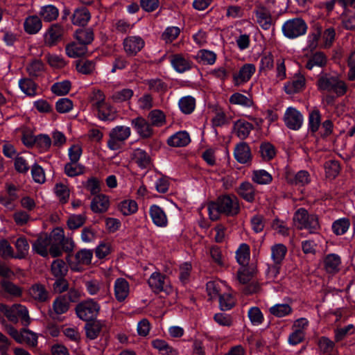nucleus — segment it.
<instances>
[{
  "label": "nucleus",
  "mask_w": 355,
  "mask_h": 355,
  "mask_svg": "<svg viewBox=\"0 0 355 355\" xmlns=\"http://www.w3.org/2000/svg\"><path fill=\"white\" fill-rule=\"evenodd\" d=\"M59 15L58 9L53 5L44 6L40 8V15L46 21L55 20Z\"/></svg>",
  "instance_id": "nucleus-45"
},
{
  "label": "nucleus",
  "mask_w": 355,
  "mask_h": 355,
  "mask_svg": "<svg viewBox=\"0 0 355 355\" xmlns=\"http://www.w3.org/2000/svg\"><path fill=\"white\" fill-rule=\"evenodd\" d=\"M284 121L289 129L297 130L302 127L304 118L301 112L296 108L289 107L285 111Z\"/></svg>",
  "instance_id": "nucleus-10"
},
{
  "label": "nucleus",
  "mask_w": 355,
  "mask_h": 355,
  "mask_svg": "<svg viewBox=\"0 0 355 355\" xmlns=\"http://www.w3.org/2000/svg\"><path fill=\"white\" fill-rule=\"evenodd\" d=\"M130 293V284L124 278H117L114 283V294L119 302H124Z\"/></svg>",
  "instance_id": "nucleus-17"
},
{
  "label": "nucleus",
  "mask_w": 355,
  "mask_h": 355,
  "mask_svg": "<svg viewBox=\"0 0 355 355\" xmlns=\"http://www.w3.org/2000/svg\"><path fill=\"white\" fill-rule=\"evenodd\" d=\"M252 128L253 126L250 123L243 120L237 121L234 125V132L241 139H246L249 136Z\"/></svg>",
  "instance_id": "nucleus-36"
},
{
  "label": "nucleus",
  "mask_w": 355,
  "mask_h": 355,
  "mask_svg": "<svg viewBox=\"0 0 355 355\" xmlns=\"http://www.w3.org/2000/svg\"><path fill=\"white\" fill-rule=\"evenodd\" d=\"M0 311L11 322H17L21 319L23 324H28L30 318L27 309L21 304H15L9 307L4 304H0Z\"/></svg>",
  "instance_id": "nucleus-6"
},
{
  "label": "nucleus",
  "mask_w": 355,
  "mask_h": 355,
  "mask_svg": "<svg viewBox=\"0 0 355 355\" xmlns=\"http://www.w3.org/2000/svg\"><path fill=\"white\" fill-rule=\"evenodd\" d=\"M66 52L69 57L78 58L85 55L87 52V47L80 42H73L66 46Z\"/></svg>",
  "instance_id": "nucleus-38"
},
{
  "label": "nucleus",
  "mask_w": 355,
  "mask_h": 355,
  "mask_svg": "<svg viewBox=\"0 0 355 355\" xmlns=\"http://www.w3.org/2000/svg\"><path fill=\"white\" fill-rule=\"evenodd\" d=\"M317 86L320 92L333 93L338 96L344 95L347 89L343 81L329 73L320 74L317 82Z\"/></svg>",
  "instance_id": "nucleus-2"
},
{
  "label": "nucleus",
  "mask_w": 355,
  "mask_h": 355,
  "mask_svg": "<svg viewBox=\"0 0 355 355\" xmlns=\"http://www.w3.org/2000/svg\"><path fill=\"white\" fill-rule=\"evenodd\" d=\"M131 158L141 168H148L152 166L150 157L143 149H135L131 154Z\"/></svg>",
  "instance_id": "nucleus-23"
},
{
  "label": "nucleus",
  "mask_w": 355,
  "mask_h": 355,
  "mask_svg": "<svg viewBox=\"0 0 355 355\" xmlns=\"http://www.w3.org/2000/svg\"><path fill=\"white\" fill-rule=\"evenodd\" d=\"M150 125L155 127H162L166 124V115L160 110H153L148 114Z\"/></svg>",
  "instance_id": "nucleus-43"
},
{
  "label": "nucleus",
  "mask_w": 355,
  "mask_h": 355,
  "mask_svg": "<svg viewBox=\"0 0 355 355\" xmlns=\"http://www.w3.org/2000/svg\"><path fill=\"white\" fill-rule=\"evenodd\" d=\"M169 60L173 69L179 73H183L191 67L192 62L182 54H173L169 57Z\"/></svg>",
  "instance_id": "nucleus-18"
},
{
  "label": "nucleus",
  "mask_w": 355,
  "mask_h": 355,
  "mask_svg": "<svg viewBox=\"0 0 355 355\" xmlns=\"http://www.w3.org/2000/svg\"><path fill=\"white\" fill-rule=\"evenodd\" d=\"M54 193L60 203L65 204L69 201L70 190L67 185L61 182L56 183L54 187Z\"/></svg>",
  "instance_id": "nucleus-46"
},
{
  "label": "nucleus",
  "mask_w": 355,
  "mask_h": 355,
  "mask_svg": "<svg viewBox=\"0 0 355 355\" xmlns=\"http://www.w3.org/2000/svg\"><path fill=\"white\" fill-rule=\"evenodd\" d=\"M152 346L162 355H178V350L170 345L166 340L155 339L152 341Z\"/></svg>",
  "instance_id": "nucleus-30"
},
{
  "label": "nucleus",
  "mask_w": 355,
  "mask_h": 355,
  "mask_svg": "<svg viewBox=\"0 0 355 355\" xmlns=\"http://www.w3.org/2000/svg\"><path fill=\"white\" fill-rule=\"evenodd\" d=\"M196 58L200 63L212 65L216 60V54L212 51L201 49L198 51Z\"/></svg>",
  "instance_id": "nucleus-44"
},
{
  "label": "nucleus",
  "mask_w": 355,
  "mask_h": 355,
  "mask_svg": "<svg viewBox=\"0 0 355 355\" xmlns=\"http://www.w3.org/2000/svg\"><path fill=\"white\" fill-rule=\"evenodd\" d=\"M68 271V267L62 259L54 260L51 266V272L56 278L64 277Z\"/></svg>",
  "instance_id": "nucleus-42"
},
{
  "label": "nucleus",
  "mask_w": 355,
  "mask_h": 355,
  "mask_svg": "<svg viewBox=\"0 0 355 355\" xmlns=\"http://www.w3.org/2000/svg\"><path fill=\"white\" fill-rule=\"evenodd\" d=\"M52 307L54 313L61 315L68 311L69 304L64 296H59L53 301Z\"/></svg>",
  "instance_id": "nucleus-54"
},
{
  "label": "nucleus",
  "mask_w": 355,
  "mask_h": 355,
  "mask_svg": "<svg viewBox=\"0 0 355 355\" xmlns=\"http://www.w3.org/2000/svg\"><path fill=\"white\" fill-rule=\"evenodd\" d=\"M149 215L155 226L163 228L168 225L166 214L159 205H152L149 208Z\"/></svg>",
  "instance_id": "nucleus-15"
},
{
  "label": "nucleus",
  "mask_w": 355,
  "mask_h": 355,
  "mask_svg": "<svg viewBox=\"0 0 355 355\" xmlns=\"http://www.w3.org/2000/svg\"><path fill=\"white\" fill-rule=\"evenodd\" d=\"M252 180L258 184H268L272 182V177L266 170H254L252 171Z\"/></svg>",
  "instance_id": "nucleus-47"
},
{
  "label": "nucleus",
  "mask_w": 355,
  "mask_h": 355,
  "mask_svg": "<svg viewBox=\"0 0 355 355\" xmlns=\"http://www.w3.org/2000/svg\"><path fill=\"white\" fill-rule=\"evenodd\" d=\"M110 207L109 197L104 194L96 196L91 202V209L95 213L105 212Z\"/></svg>",
  "instance_id": "nucleus-26"
},
{
  "label": "nucleus",
  "mask_w": 355,
  "mask_h": 355,
  "mask_svg": "<svg viewBox=\"0 0 355 355\" xmlns=\"http://www.w3.org/2000/svg\"><path fill=\"white\" fill-rule=\"evenodd\" d=\"M324 268L327 272L336 274L339 272L341 265L340 257L334 253L326 255L323 260Z\"/></svg>",
  "instance_id": "nucleus-20"
},
{
  "label": "nucleus",
  "mask_w": 355,
  "mask_h": 355,
  "mask_svg": "<svg viewBox=\"0 0 355 355\" xmlns=\"http://www.w3.org/2000/svg\"><path fill=\"white\" fill-rule=\"evenodd\" d=\"M148 283L155 293L164 291L168 293L172 291V288L166 282L165 275L161 274L159 272H153L150 276Z\"/></svg>",
  "instance_id": "nucleus-12"
},
{
  "label": "nucleus",
  "mask_w": 355,
  "mask_h": 355,
  "mask_svg": "<svg viewBox=\"0 0 355 355\" xmlns=\"http://www.w3.org/2000/svg\"><path fill=\"white\" fill-rule=\"evenodd\" d=\"M256 21L264 30H268L272 25V15L269 8L262 3H258L254 9Z\"/></svg>",
  "instance_id": "nucleus-11"
},
{
  "label": "nucleus",
  "mask_w": 355,
  "mask_h": 355,
  "mask_svg": "<svg viewBox=\"0 0 355 355\" xmlns=\"http://www.w3.org/2000/svg\"><path fill=\"white\" fill-rule=\"evenodd\" d=\"M178 105L183 113L191 114L195 109L196 100L191 96H184L179 100Z\"/></svg>",
  "instance_id": "nucleus-49"
},
{
  "label": "nucleus",
  "mask_w": 355,
  "mask_h": 355,
  "mask_svg": "<svg viewBox=\"0 0 355 355\" xmlns=\"http://www.w3.org/2000/svg\"><path fill=\"white\" fill-rule=\"evenodd\" d=\"M230 102L234 105L250 107L253 105L252 99L240 93H234L230 97Z\"/></svg>",
  "instance_id": "nucleus-53"
},
{
  "label": "nucleus",
  "mask_w": 355,
  "mask_h": 355,
  "mask_svg": "<svg viewBox=\"0 0 355 355\" xmlns=\"http://www.w3.org/2000/svg\"><path fill=\"white\" fill-rule=\"evenodd\" d=\"M286 179L288 182L295 185L304 186L310 182V175L306 171H300L295 175L288 173Z\"/></svg>",
  "instance_id": "nucleus-37"
},
{
  "label": "nucleus",
  "mask_w": 355,
  "mask_h": 355,
  "mask_svg": "<svg viewBox=\"0 0 355 355\" xmlns=\"http://www.w3.org/2000/svg\"><path fill=\"white\" fill-rule=\"evenodd\" d=\"M292 311L293 309L288 304H276L269 308V312L277 318L288 315Z\"/></svg>",
  "instance_id": "nucleus-48"
},
{
  "label": "nucleus",
  "mask_w": 355,
  "mask_h": 355,
  "mask_svg": "<svg viewBox=\"0 0 355 355\" xmlns=\"http://www.w3.org/2000/svg\"><path fill=\"white\" fill-rule=\"evenodd\" d=\"M6 329L9 335L18 343H26L32 347H35L37 344V335L30 330L22 329L21 331H18L12 326L7 327Z\"/></svg>",
  "instance_id": "nucleus-9"
},
{
  "label": "nucleus",
  "mask_w": 355,
  "mask_h": 355,
  "mask_svg": "<svg viewBox=\"0 0 355 355\" xmlns=\"http://www.w3.org/2000/svg\"><path fill=\"white\" fill-rule=\"evenodd\" d=\"M119 209L124 216L131 215L138 209V205L134 200H124L119 204Z\"/></svg>",
  "instance_id": "nucleus-52"
},
{
  "label": "nucleus",
  "mask_w": 355,
  "mask_h": 355,
  "mask_svg": "<svg viewBox=\"0 0 355 355\" xmlns=\"http://www.w3.org/2000/svg\"><path fill=\"white\" fill-rule=\"evenodd\" d=\"M63 33L62 27L58 24H54L50 26L44 34V42L51 46L55 45L61 38Z\"/></svg>",
  "instance_id": "nucleus-21"
},
{
  "label": "nucleus",
  "mask_w": 355,
  "mask_h": 355,
  "mask_svg": "<svg viewBox=\"0 0 355 355\" xmlns=\"http://www.w3.org/2000/svg\"><path fill=\"white\" fill-rule=\"evenodd\" d=\"M131 125L142 138H149L153 135V129L150 122L141 116L132 119Z\"/></svg>",
  "instance_id": "nucleus-14"
},
{
  "label": "nucleus",
  "mask_w": 355,
  "mask_h": 355,
  "mask_svg": "<svg viewBox=\"0 0 355 355\" xmlns=\"http://www.w3.org/2000/svg\"><path fill=\"white\" fill-rule=\"evenodd\" d=\"M293 223L297 228L307 230L310 233H315L320 228L318 216L315 214H309L304 208H300L295 211Z\"/></svg>",
  "instance_id": "nucleus-3"
},
{
  "label": "nucleus",
  "mask_w": 355,
  "mask_h": 355,
  "mask_svg": "<svg viewBox=\"0 0 355 355\" xmlns=\"http://www.w3.org/2000/svg\"><path fill=\"white\" fill-rule=\"evenodd\" d=\"M76 69L83 74H89L95 69V63L92 60H81L76 62Z\"/></svg>",
  "instance_id": "nucleus-62"
},
{
  "label": "nucleus",
  "mask_w": 355,
  "mask_h": 355,
  "mask_svg": "<svg viewBox=\"0 0 355 355\" xmlns=\"http://www.w3.org/2000/svg\"><path fill=\"white\" fill-rule=\"evenodd\" d=\"M94 111L101 121H112L116 117V110L108 101Z\"/></svg>",
  "instance_id": "nucleus-27"
},
{
  "label": "nucleus",
  "mask_w": 355,
  "mask_h": 355,
  "mask_svg": "<svg viewBox=\"0 0 355 355\" xmlns=\"http://www.w3.org/2000/svg\"><path fill=\"white\" fill-rule=\"evenodd\" d=\"M306 85V79L302 74H295L293 78L284 86L285 92L288 94H294L302 91Z\"/></svg>",
  "instance_id": "nucleus-19"
},
{
  "label": "nucleus",
  "mask_w": 355,
  "mask_h": 355,
  "mask_svg": "<svg viewBox=\"0 0 355 355\" xmlns=\"http://www.w3.org/2000/svg\"><path fill=\"white\" fill-rule=\"evenodd\" d=\"M54 236L57 237V241L62 245V250L66 252H71L74 248V242L71 237H65L62 230L55 229L54 230Z\"/></svg>",
  "instance_id": "nucleus-41"
},
{
  "label": "nucleus",
  "mask_w": 355,
  "mask_h": 355,
  "mask_svg": "<svg viewBox=\"0 0 355 355\" xmlns=\"http://www.w3.org/2000/svg\"><path fill=\"white\" fill-rule=\"evenodd\" d=\"M327 63L326 55L320 51L312 54L308 59L305 67L309 70H312L314 67H323Z\"/></svg>",
  "instance_id": "nucleus-31"
},
{
  "label": "nucleus",
  "mask_w": 355,
  "mask_h": 355,
  "mask_svg": "<svg viewBox=\"0 0 355 355\" xmlns=\"http://www.w3.org/2000/svg\"><path fill=\"white\" fill-rule=\"evenodd\" d=\"M21 91L28 96L33 97L37 95V85L30 78H23L19 80Z\"/></svg>",
  "instance_id": "nucleus-35"
},
{
  "label": "nucleus",
  "mask_w": 355,
  "mask_h": 355,
  "mask_svg": "<svg viewBox=\"0 0 355 355\" xmlns=\"http://www.w3.org/2000/svg\"><path fill=\"white\" fill-rule=\"evenodd\" d=\"M15 246L17 252L13 254V258L21 259L26 257L29 252V244L25 238L20 237L17 239L15 243Z\"/></svg>",
  "instance_id": "nucleus-40"
},
{
  "label": "nucleus",
  "mask_w": 355,
  "mask_h": 355,
  "mask_svg": "<svg viewBox=\"0 0 355 355\" xmlns=\"http://www.w3.org/2000/svg\"><path fill=\"white\" fill-rule=\"evenodd\" d=\"M105 322L103 320H94L87 323L85 326L87 337L90 340L96 339L101 332Z\"/></svg>",
  "instance_id": "nucleus-34"
},
{
  "label": "nucleus",
  "mask_w": 355,
  "mask_h": 355,
  "mask_svg": "<svg viewBox=\"0 0 355 355\" xmlns=\"http://www.w3.org/2000/svg\"><path fill=\"white\" fill-rule=\"evenodd\" d=\"M131 129L125 125H116L109 132L107 146L112 150H119L125 141L130 137Z\"/></svg>",
  "instance_id": "nucleus-4"
},
{
  "label": "nucleus",
  "mask_w": 355,
  "mask_h": 355,
  "mask_svg": "<svg viewBox=\"0 0 355 355\" xmlns=\"http://www.w3.org/2000/svg\"><path fill=\"white\" fill-rule=\"evenodd\" d=\"M93 252L91 250L82 249L78 251L73 258L68 259V263L71 270L80 272L84 267L91 263Z\"/></svg>",
  "instance_id": "nucleus-8"
},
{
  "label": "nucleus",
  "mask_w": 355,
  "mask_h": 355,
  "mask_svg": "<svg viewBox=\"0 0 355 355\" xmlns=\"http://www.w3.org/2000/svg\"><path fill=\"white\" fill-rule=\"evenodd\" d=\"M51 238L52 236H45L38 238L33 243V250L42 257H47L49 255V246L51 244Z\"/></svg>",
  "instance_id": "nucleus-24"
},
{
  "label": "nucleus",
  "mask_w": 355,
  "mask_h": 355,
  "mask_svg": "<svg viewBox=\"0 0 355 355\" xmlns=\"http://www.w3.org/2000/svg\"><path fill=\"white\" fill-rule=\"evenodd\" d=\"M256 71L254 64L247 63L243 64L238 73L233 75L235 85H240L250 80Z\"/></svg>",
  "instance_id": "nucleus-16"
},
{
  "label": "nucleus",
  "mask_w": 355,
  "mask_h": 355,
  "mask_svg": "<svg viewBox=\"0 0 355 355\" xmlns=\"http://www.w3.org/2000/svg\"><path fill=\"white\" fill-rule=\"evenodd\" d=\"M236 258L237 262L241 266H245L248 263L250 259V248L245 243L240 245L236 252Z\"/></svg>",
  "instance_id": "nucleus-51"
},
{
  "label": "nucleus",
  "mask_w": 355,
  "mask_h": 355,
  "mask_svg": "<svg viewBox=\"0 0 355 355\" xmlns=\"http://www.w3.org/2000/svg\"><path fill=\"white\" fill-rule=\"evenodd\" d=\"M71 86L70 81L64 80L54 83L51 87V91L57 96H64L69 93Z\"/></svg>",
  "instance_id": "nucleus-60"
},
{
  "label": "nucleus",
  "mask_w": 355,
  "mask_h": 355,
  "mask_svg": "<svg viewBox=\"0 0 355 355\" xmlns=\"http://www.w3.org/2000/svg\"><path fill=\"white\" fill-rule=\"evenodd\" d=\"M91 18L88 9L81 7L75 10L72 16V23L76 26H85Z\"/></svg>",
  "instance_id": "nucleus-33"
},
{
  "label": "nucleus",
  "mask_w": 355,
  "mask_h": 355,
  "mask_svg": "<svg viewBox=\"0 0 355 355\" xmlns=\"http://www.w3.org/2000/svg\"><path fill=\"white\" fill-rule=\"evenodd\" d=\"M189 135L186 131H180L167 139V144L173 147H182L190 143Z\"/></svg>",
  "instance_id": "nucleus-28"
},
{
  "label": "nucleus",
  "mask_w": 355,
  "mask_h": 355,
  "mask_svg": "<svg viewBox=\"0 0 355 355\" xmlns=\"http://www.w3.org/2000/svg\"><path fill=\"white\" fill-rule=\"evenodd\" d=\"M30 295L36 301L44 302L49 299V293L45 286L40 284H35L29 290Z\"/></svg>",
  "instance_id": "nucleus-32"
},
{
  "label": "nucleus",
  "mask_w": 355,
  "mask_h": 355,
  "mask_svg": "<svg viewBox=\"0 0 355 355\" xmlns=\"http://www.w3.org/2000/svg\"><path fill=\"white\" fill-rule=\"evenodd\" d=\"M350 225L347 218H340L333 223L332 230L336 235H343L348 230Z\"/></svg>",
  "instance_id": "nucleus-59"
},
{
  "label": "nucleus",
  "mask_w": 355,
  "mask_h": 355,
  "mask_svg": "<svg viewBox=\"0 0 355 355\" xmlns=\"http://www.w3.org/2000/svg\"><path fill=\"white\" fill-rule=\"evenodd\" d=\"M238 195L248 202H254L255 199V189L249 182H243L236 189Z\"/></svg>",
  "instance_id": "nucleus-25"
},
{
  "label": "nucleus",
  "mask_w": 355,
  "mask_h": 355,
  "mask_svg": "<svg viewBox=\"0 0 355 355\" xmlns=\"http://www.w3.org/2000/svg\"><path fill=\"white\" fill-rule=\"evenodd\" d=\"M44 70L43 62L40 60H33L26 66V71L31 76H39Z\"/></svg>",
  "instance_id": "nucleus-57"
},
{
  "label": "nucleus",
  "mask_w": 355,
  "mask_h": 355,
  "mask_svg": "<svg viewBox=\"0 0 355 355\" xmlns=\"http://www.w3.org/2000/svg\"><path fill=\"white\" fill-rule=\"evenodd\" d=\"M89 102L92 110H95L107 101H106L105 95L101 90L94 89L89 96Z\"/></svg>",
  "instance_id": "nucleus-39"
},
{
  "label": "nucleus",
  "mask_w": 355,
  "mask_h": 355,
  "mask_svg": "<svg viewBox=\"0 0 355 355\" xmlns=\"http://www.w3.org/2000/svg\"><path fill=\"white\" fill-rule=\"evenodd\" d=\"M287 249L283 244H276L271 248V258L274 263L281 264L284 260Z\"/></svg>",
  "instance_id": "nucleus-50"
},
{
  "label": "nucleus",
  "mask_w": 355,
  "mask_h": 355,
  "mask_svg": "<svg viewBox=\"0 0 355 355\" xmlns=\"http://www.w3.org/2000/svg\"><path fill=\"white\" fill-rule=\"evenodd\" d=\"M325 173L329 178H336L340 172V164L335 160H329L324 164Z\"/></svg>",
  "instance_id": "nucleus-61"
},
{
  "label": "nucleus",
  "mask_w": 355,
  "mask_h": 355,
  "mask_svg": "<svg viewBox=\"0 0 355 355\" xmlns=\"http://www.w3.org/2000/svg\"><path fill=\"white\" fill-rule=\"evenodd\" d=\"M42 27L40 18L37 15H31L26 18L24 23L25 31L31 35L37 33Z\"/></svg>",
  "instance_id": "nucleus-29"
},
{
  "label": "nucleus",
  "mask_w": 355,
  "mask_h": 355,
  "mask_svg": "<svg viewBox=\"0 0 355 355\" xmlns=\"http://www.w3.org/2000/svg\"><path fill=\"white\" fill-rule=\"evenodd\" d=\"M101 305L94 299L85 300L76 306V313L78 318L84 321L96 319L100 312Z\"/></svg>",
  "instance_id": "nucleus-5"
},
{
  "label": "nucleus",
  "mask_w": 355,
  "mask_h": 355,
  "mask_svg": "<svg viewBox=\"0 0 355 355\" xmlns=\"http://www.w3.org/2000/svg\"><path fill=\"white\" fill-rule=\"evenodd\" d=\"M180 33V29L177 26L167 27L162 34V39L166 43H171L175 40Z\"/></svg>",
  "instance_id": "nucleus-63"
},
{
  "label": "nucleus",
  "mask_w": 355,
  "mask_h": 355,
  "mask_svg": "<svg viewBox=\"0 0 355 355\" xmlns=\"http://www.w3.org/2000/svg\"><path fill=\"white\" fill-rule=\"evenodd\" d=\"M1 286L4 292H6L10 295L14 296H19L21 294V289L8 280H1Z\"/></svg>",
  "instance_id": "nucleus-64"
},
{
  "label": "nucleus",
  "mask_w": 355,
  "mask_h": 355,
  "mask_svg": "<svg viewBox=\"0 0 355 355\" xmlns=\"http://www.w3.org/2000/svg\"><path fill=\"white\" fill-rule=\"evenodd\" d=\"M75 37L78 42L87 46L93 41L94 33L93 31L90 28L80 29L76 31Z\"/></svg>",
  "instance_id": "nucleus-56"
},
{
  "label": "nucleus",
  "mask_w": 355,
  "mask_h": 355,
  "mask_svg": "<svg viewBox=\"0 0 355 355\" xmlns=\"http://www.w3.org/2000/svg\"><path fill=\"white\" fill-rule=\"evenodd\" d=\"M64 173L69 177H74L84 173V167L78 162H70L64 166Z\"/></svg>",
  "instance_id": "nucleus-58"
},
{
  "label": "nucleus",
  "mask_w": 355,
  "mask_h": 355,
  "mask_svg": "<svg viewBox=\"0 0 355 355\" xmlns=\"http://www.w3.org/2000/svg\"><path fill=\"white\" fill-rule=\"evenodd\" d=\"M52 144L51 137L46 134H40L36 136V141L35 146L41 151H48Z\"/></svg>",
  "instance_id": "nucleus-55"
},
{
  "label": "nucleus",
  "mask_w": 355,
  "mask_h": 355,
  "mask_svg": "<svg viewBox=\"0 0 355 355\" xmlns=\"http://www.w3.org/2000/svg\"><path fill=\"white\" fill-rule=\"evenodd\" d=\"M207 209L212 220H217L220 214L226 216H235L239 212V201L235 196H223L219 197L216 202L209 203Z\"/></svg>",
  "instance_id": "nucleus-1"
},
{
  "label": "nucleus",
  "mask_w": 355,
  "mask_h": 355,
  "mask_svg": "<svg viewBox=\"0 0 355 355\" xmlns=\"http://www.w3.org/2000/svg\"><path fill=\"white\" fill-rule=\"evenodd\" d=\"M123 49L128 55L133 56L144 46L145 42L140 36H129L123 40Z\"/></svg>",
  "instance_id": "nucleus-13"
},
{
  "label": "nucleus",
  "mask_w": 355,
  "mask_h": 355,
  "mask_svg": "<svg viewBox=\"0 0 355 355\" xmlns=\"http://www.w3.org/2000/svg\"><path fill=\"white\" fill-rule=\"evenodd\" d=\"M234 156L236 160L241 164L249 162L252 159V155L248 144L245 142L238 144L234 148Z\"/></svg>",
  "instance_id": "nucleus-22"
},
{
  "label": "nucleus",
  "mask_w": 355,
  "mask_h": 355,
  "mask_svg": "<svg viewBox=\"0 0 355 355\" xmlns=\"http://www.w3.org/2000/svg\"><path fill=\"white\" fill-rule=\"evenodd\" d=\"M282 30L285 37L295 39L306 33L307 25L302 18L297 17L286 21Z\"/></svg>",
  "instance_id": "nucleus-7"
}]
</instances>
